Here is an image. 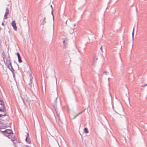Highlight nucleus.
I'll use <instances>...</instances> for the list:
<instances>
[{
  "label": "nucleus",
  "instance_id": "2",
  "mask_svg": "<svg viewBox=\"0 0 147 147\" xmlns=\"http://www.w3.org/2000/svg\"><path fill=\"white\" fill-rule=\"evenodd\" d=\"M2 132H5L6 134V135L8 134H13L12 131L11 129H6L3 131H1Z\"/></svg>",
  "mask_w": 147,
  "mask_h": 147
},
{
  "label": "nucleus",
  "instance_id": "18",
  "mask_svg": "<svg viewBox=\"0 0 147 147\" xmlns=\"http://www.w3.org/2000/svg\"><path fill=\"white\" fill-rule=\"evenodd\" d=\"M6 115V114L5 113L3 115H2L1 114H0V117H1L2 116H5Z\"/></svg>",
  "mask_w": 147,
  "mask_h": 147
},
{
  "label": "nucleus",
  "instance_id": "37",
  "mask_svg": "<svg viewBox=\"0 0 147 147\" xmlns=\"http://www.w3.org/2000/svg\"><path fill=\"white\" fill-rule=\"evenodd\" d=\"M67 20L66 21V24H67Z\"/></svg>",
  "mask_w": 147,
  "mask_h": 147
},
{
  "label": "nucleus",
  "instance_id": "22",
  "mask_svg": "<svg viewBox=\"0 0 147 147\" xmlns=\"http://www.w3.org/2000/svg\"><path fill=\"white\" fill-rule=\"evenodd\" d=\"M6 11L9 13V10L8 9L7 7H6Z\"/></svg>",
  "mask_w": 147,
  "mask_h": 147
},
{
  "label": "nucleus",
  "instance_id": "34",
  "mask_svg": "<svg viewBox=\"0 0 147 147\" xmlns=\"http://www.w3.org/2000/svg\"><path fill=\"white\" fill-rule=\"evenodd\" d=\"M28 105H29L30 107V103H28Z\"/></svg>",
  "mask_w": 147,
  "mask_h": 147
},
{
  "label": "nucleus",
  "instance_id": "8",
  "mask_svg": "<svg viewBox=\"0 0 147 147\" xmlns=\"http://www.w3.org/2000/svg\"><path fill=\"white\" fill-rule=\"evenodd\" d=\"M2 57L3 58V60L4 61V62L5 63V64H6V63H5V58L6 57V55H5V53L4 52H3L2 53Z\"/></svg>",
  "mask_w": 147,
  "mask_h": 147
},
{
  "label": "nucleus",
  "instance_id": "16",
  "mask_svg": "<svg viewBox=\"0 0 147 147\" xmlns=\"http://www.w3.org/2000/svg\"><path fill=\"white\" fill-rule=\"evenodd\" d=\"M82 113V112H81L80 113H79L76 114V115H75L74 116V117H73V119H75V118H76L78 115L80 114H81Z\"/></svg>",
  "mask_w": 147,
  "mask_h": 147
},
{
  "label": "nucleus",
  "instance_id": "7",
  "mask_svg": "<svg viewBox=\"0 0 147 147\" xmlns=\"http://www.w3.org/2000/svg\"><path fill=\"white\" fill-rule=\"evenodd\" d=\"M7 67L11 71L12 73H13L14 70L12 66H11V65H9V64H8V63H7Z\"/></svg>",
  "mask_w": 147,
  "mask_h": 147
},
{
  "label": "nucleus",
  "instance_id": "26",
  "mask_svg": "<svg viewBox=\"0 0 147 147\" xmlns=\"http://www.w3.org/2000/svg\"><path fill=\"white\" fill-rule=\"evenodd\" d=\"M24 147H30V146L28 145H26Z\"/></svg>",
  "mask_w": 147,
  "mask_h": 147
},
{
  "label": "nucleus",
  "instance_id": "11",
  "mask_svg": "<svg viewBox=\"0 0 147 147\" xmlns=\"http://www.w3.org/2000/svg\"><path fill=\"white\" fill-rule=\"evenodd\" d=\"M6 127V124H4L2 126L0 125V129L4 128Z\"/></svg>",
  "mask_w": 147,
  "mask_h": 147
},
{
  "label": "nucleus",
  "instance_id": "15",
  "mask_svg": "<svg viewBox=\"0 0 147 147\" xmlns=\"http://www.w3.org/2000/svg\"><path fill=\"white\" fill-rule=\"evenodd\" d=\"M134 27L133 29L132 32V36L133 40H134Z\"/></svg>",
  "mask_w": 147,
  "mask_h": 147
},
{
  "label": "nucleus",
  "instance_id": "36",
  "mask_svg": "<svg viewBox=\"0 0 147 147\" xmlns=\"http://www.w3.org/2000/svg\"><path fill=\"white\" fill-rule=\"evenodd\" d=\"M57 98H56V100H55H55H57Z\"/></svg>",
  "mask_w": 147,
  "mask_h": 147
},
{
  "label": "nucleus",
  "instance_id": "13",
  "mask_svg": "<svg viewBox=\"0 0 147 147\" xmlns=\"http://www.w3.org/2000/svg\"><path fill=\"white\" fill-rule=\"evenodd\" d=\"M13 134H8L7 135H5V136L8 137L9 138H12Z\"/></svg>",
  "mask_w": 147,
  "mask_h": 147
},
{
  "label": "nucleus",
  "instance_id": "27",
  "mask_svg": "<svg viewBox=\"0 0 147 147\" xmlns=\"http://www.w3.org/2000/svg\"><path fill=\"white\" fill-rule=\"evenodd\" d=\"M15 139L14 138H13V139H12L11 140L13 141H15Z\"/></svg>",
  "mask_w": 147,
  "mask_h": 147
},
{
  "label": "nucleus",
  "instance_id": "31",
  "mask_svg": "<svg viewBox=\"0 0 147 147\" xmlns=\"http://www.w3.org/2000/svg\"><path fill=\"white\" fill-rule=\"evenodd\" d=\"M13 77H14L15 75H14V72H13Z\"/></svg>",
  "mask_w": 147,
  "mask_h": 147
},
{
  "label": "nucleus",
  "instance_id": "14",
  "mask_svg": "<svg viewBox=\"0 0 147 147\" xmlns=\"http://www.w3.org/2000/svg\"><path fill=\"white\" fill-rule=\"evenodd\" d=\"M84 132L86 133H87L88 132V129L87 127H86L84 129Z\"/></svg>",
  "mask_w": 147,
  "mask_h": 147
},
{
  "label": "nucleus",
  "instance_id": "17",
  "mask_svg": "<svg viewBox=\"0 0 147 147\" xmlns=\"http://www.w3.org/2000/svg\"><path fill=\"white\" fill-rule=\"evenodd\" d=\"M56 111V113H57V115L58 117V119H59L60 118V117H59V113H58L57 112V111Z\"/></svg>",
  "mask_w": 147,
  "mask_h": 147
},
{
  "label": "nucleus",
  "instance_id": "3",
  "mask_svg": "<svg viewBox=\"0 0 147 147\" xmlns=\"http://www.w3.org/2000/svg\"><path fill=\"white\" fill-rule=\"evenodd\" d=\"M29 137V134L28 133H27V135L26 136V138L25 140L26 142L28 144L31 143V141L29 138H28Z\"/></svg>",
  "mask_w": 147,
  "mask_h": 147
},
{
  "label": "nucleus",
  "instance_id": "9",
  "mask_svg": "<svg viewBox=\"0 0 147 147\" xmlns=\"http://www.w3.org/2000/svg\"><path fill=\"white\" fill-rule=\"evenodd\" d=\"M46 20V18L44 17L43 18V20H41V24L44 25L46 23V21H45Z\"/></svg>",
  "mask_w": 147,
  "mask_h": 147
},
{
  "label": "nucleus",
  "instance_id": "33",
  "mask_svg": "<svg viewBox=\"0 0 147 147\" xmlns=\"http://www.w3.org/2000/svg\"><path fill=\"white\" fill-rule=\"evenodd\" d=\"M94 59H95L96 60H97L98 59V58H96L95 57Z\"/></svg>",
  "mask_w": 147,
  "mask_h": 147
},
{
  "label": "nucleus",
  "instance_id": "19",
  "mask_svg": "<svg viewBox=\"0 0 147 147\" xmlns=\"http://www.w3.org/2000/svg\"><path fill=\"white\" fill-rule=\"evenodd\" d=\"M16 55H17V56L18 57H19L20 56V54L18 53H16Z\"/></svg>",
  "mask_w": 147,
  "mask_h": 147
},
{
  "label": "nucleus",
  "instance_id": "35",
  "mask_svg": "<svg viewBox=\"0 0 147 147\" xmlns=\"http://www.w3.org/2000/svg\"><path fill=\"white\" fill-rule=\"evenodd\" d=\"M120 59H121V61H122L121 59V58L120 57Z\"/></svg>",
  "mask_w": 147,
  "mask_h": 147
},
{
  "label": "nucleus",
  "instance_id": "30",
  "mask_svg": "<svg viewBox=\"0 0 147 147\" xmlns=\"http://www.w3.org/2000/svg\"><path fill=\"white\" fill-rule=\"evenodd\" d=\"M51 8H52V10H53V6H52V5H51Z\"/></svg>",
  "mask_w": 147,
  "mask_h": 147
},
{
  "label": "nucleus",
  "instance_id": "6",
  "mask_svg": "<svg viewBox=\"0 0 147 147\" xmlns=\"http://www.w3.org/2000/svg\"><path fill=\"white\" fill-rule=\"evenodd\" d=\"M6 59L7 60L5 62L6 64H7V63H8L9 65H11V63L10 61V58L9 55L8 56L7 58Z\"/></svg>",
  "mask_w": 147,
  "mask_h": 147
},
{
  "label": "nucleus",
  "instance_id": "21",
  "mask_svg": "<svg viewBox=\"0 0 147 147\" xmlns=\"http://www.w3.org/2000/svg\"><path fill=\"white\" fill-rule=\"evenodd\" d=\"M104 74H105L106 75L108 74H109V72L107 71H105L104 72Z\"/></svg>",
  "mask_w": 147,
  "mask_h": 147
},
{
  "label": "nucleus",
  "instance_id": "4",
  "mask_svg": "<svg viewBox=\"0 0 147 147\" xmlns=\"http://www.w3.org/2000/svg\"><path fill=\"white\" fill-rule=\"evenodd\" d=\"M11 25L13 27V29L14 30H15L16 31L17 30V27L16 26V23L15 21L13 20L12 21L11 23Z\"/></svg>",
  "mask_w": 147,
  "mask_h": 147
},
{
  "label": "nucleus",
  "instance_id": "24",
  "mask_svg": "<svg viewBox=\"0 0 147 147\" xmlns=\"http://www.w3.org/2000/svg\"><path fill=\"white\" fill-rule=\"evenodd\" d=\"M51 14H52V15H53V19H54V16H53V10H52V11H51Z\"/></svg>",
  "mask_w": 147,
  "mask_h": 147
},
{
  "label": "nucleus",
  "instance_id": "29",
  "mask_svg": "<svg viewBox=\"0 0 147 147\" xmlns=\"http://www.w3.org/2000/svg\"><path fill=\"white\" fill-rule=\"evenodd\" d=\"M1 25L3 26H5V25L4 24V23L3 22H2L1 24Z\"/></svg>",
  "mask_w": 147,
  "mask_h": 147
},
{
  "label": "nucleus",
  "instance_id": "32",
  "mask_svg": "<svg viewBox=\"0 0 147 147\" xmlns=\"http://www.w3.org/2000/svg\"><path fill=\"white\" fill-rule=\"evenodd\" d=\"M2 29V28L1 27H0V32H1V30Z\"/></svg>",
  "mask_w": 147,
  "mask_h": 147
},
{
  "label": "nucleus",
  "instance_id": "28",
  "mask_svg": "<svg viewBox=\"0 0 147 147\" xmlns=\"http://www.w3.org/2000/svg\"><path fill=\"white\" fill-rule=\"evenodd\" d=\"M147 85V84H144V85H143L142 86L143 87H144L145 86H146Z\"/></svg>",
  "mask_w": 147,
  "mask_h": 147
},
{
  "label": "nucleus",
  "instance_id": "1",
  "mask_svg": "<svg viewBox=\"0 0 147 147\" xmlns=\"http://www.w3.org/2000/svg\"><path fill=\"white\" fill-rule=\"evenodd\" d=\"M0 111L4 112L5 110L4 102L2 100H0Z\"/></svg>",
  "mask_w": 147,
  "mask_h": 147
},
{
  "label": "nucleus",
  "instance_id": "5",
  "mask_svg": "<svg viewBox=\"0 0 147 147\" xmlns=\"http://www.w3.org/2000/svg\"><path fill=\"white\" fill-rule=\"evenodd\" d=\"M68 41V39L67 38H65L64 40H63V42L64 45V48H66Z\"/></svg>",
  "mask_w": 147,
  "mask_h": 147
},
{
  "label": "nucleus",
  "instance_id": "23",
  "mask_svg": "<svg viewBox=\"0 0 147 147\" xmlns=\"http://www.w3.org/2000/svg\"><path fill=\"white\" fill-rule=\"evenodd\" d=\"M7 18V16H5V14L4 17V19H6Z\"/></svg>",
  "mask_w": 147,
  "mask_h": 147
},
{
  "label": "nucleus",
  "instance_id": "12",
  "mask_svg": "<svg viewBox=\"0 0 147 147\" xmlns=\"http://www.w3.org/2000/svg\"><path fill=\"white\" fill-rule=\"evenodd\" d=\"M18 62L20 63L22 62V59L21 57H20V56L19 57H18Z\"/></svg>",
  "mask_w": 147,
  "mask_h": 147
},
{
  "label": "nucleus",
  "instance_id": "20",
  "mask_svg": "<svg viewBox=\"0 0 147 147\" xmlns=\"http://www.w3.org/2000/svg\"><path fill=\"white\" fill-rule=\"evenodd\" d=\"M100 50H101V51L102 52V53H103V50L102 49V46H101L100 47Z\"/></svg>",
  "mask_w": 147,
  "mask_h": 147
},
{
  "label": "nucleus",
  "instance_id": "38",
  "mask_svg": "<svg viewBox=\"0 0 147 147\" xmlns=\"http://www.w3.org/2000/svg\"><path fill=\"white\" fill-rule=\"evenodd\" d=\"M109 78H108V79L109 80Z\"/></svg>",
  "mask_w": 147,
  "mask_h": 147
},
{
  "label": "nucleus",
  "instance_id": "25",
  "mask_svg": "<svg viewBox=\"0 0 147 147\" xmlns=\"http://www.w3.org/2000/svg\"><path fill=\"white\" fill-rule=\"evenodd\" d=\"M9 13L7 12H6L5 11V16H7V14L8 13Z\"/></svg>",
  "mask_w": 147,
  "mask_h": 147
},
{
  "label": "nucleus",
  "instance_id": "10",
  "mask_svg": "<svg viewBox=\"0 0 147 147\" xmlns=\"http://www.w3.org/2000/svg\"><path fill=\"white\" fill-rule=\"evenodd\" d=\"M30 83L29 84V85H30L31 86V84H32V76L31 75H30Z\"/></svg>",
  "mask_w": 147,
  "mask_h": 147
}]
</instances>
